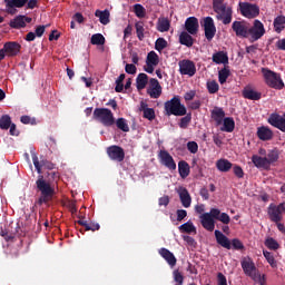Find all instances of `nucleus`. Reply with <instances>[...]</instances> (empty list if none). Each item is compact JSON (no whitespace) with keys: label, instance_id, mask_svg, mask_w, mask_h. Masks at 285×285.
I'll return each mask as SVG.
<instances>
[{"label":"nucleus","instance_id":"obj_27","mask_svg":"<svg viewBox=\"0 0 285 285\" xmlns=\"http://www.w3.org/2000/svg\"><path fill=\"white\" fill-rule=\"evenodd\" d=\"M139 110L142 112V117L148 119V121H153V119H155V109L149 108L146 102H140Z\"/></svg>","mask_w":285,"mask_h":285},{"label":"nucleus","instance_id":"obj_51","mask_svg":"<svg viewBox=\"0 0 285 285\" xmlns=\"http://www.w3.org/2000/svg\"><path fill=\"white\" fill-rule=\"evenodd\" d=\"M187 150H189V153L195 155L197 154V150H199V145H197L196 141H189L187 142Z\"/></svg>","mask_w":285,"mask_h":285},{"label":"nucleus","instance_id":"obj_7","mask_svg":"<svg viewBox=\"0 0 285 285\" xmlns=\"http://www.w3.org/2000/svg\"><path fill=\"white\" fill-rule=\"evenodd\" d=\"M94 119L105 126H112L115 124V116L112 111L107 108H96L94 111Z\"/></svg>","mask_w":285,"mask_h":285},{"label":"nucleus","instance_id":"obj_20","mask_svg":"<svg viewBox=\"0 0 285 285\" xmlns=\"http://www.w3.org/2000/svg\"><path fill=\"white\" fill-rule=\"evenodd\" d=\"M268 124H271V126H274V128H277L282 132H285V115L279 116L277 114H272L268 118Z\"/></svg>","mask_w":285,"mask_h":285},{"label":"nucleus","instance_id":"obj_55","mask_svg":"<svg viewBox=\"0 0 285 285\" xmlns=\"http://www.w3.org/2000/svg\"><path fill=\"white\" fill-rule=\"evenodd\" d=\"M191 116L190 115H187L186 117H183L180 119V122H179V127L180 128H188V125L190 124V120H191Z\"/></svg>","mask_w":285,"mask_h":285},{"label":"nucleus","instance_id":"obj_22","mask_svg":"<svg viewBox=\"0 0 285 285\" xmlns=\"http://www.w3.org/2000/svg\"><path fill=\"white\" fill-rule=\"evenodd\" d=\"M30 21H32V18L26 16H18L10 21L9 26L10 28L19 30L20 28H26V24L30 23Z\"/></svg>","mask_w":285,"mask_h":285},{"label":"nucleus","instance_id":"obj_53","mask_svg":"<svg viewBox=\"0 0 285 285\" xmlns=\"http://www.w3.org/2000/svg\"><path fill=\"white\" fill-rule=\"evenodd\" d=\"M125 72L127 75H137V67L134 63H127L125 66Z\"/></svg>","mask_w":285,"mask_h":285},{"label":"nucleus","instance_id":"obj_5","mask_svg":"<svg viewBox=\"0 0 285 285\" xmlns=\"http://www.w3.org/2000/svg\"><path fill=\"white\" fill-rule=\"evenodd\" d=\"M165 110L167 115H175V117L186 115V106L181 105V100L177 96L165 102Z\"/></svg>","mask_w":285,"mask_h":285},{"label":"nucleus","instance_id":"obj_47","mask_svg":"<svg viewBox=\"0 0 285 285\" xmlns=\"http://www.w3.org/2000/svg\"><path fill=\"white\" fill-rule=\"evenodd\" d=\"M134 12L138 19H144V17H146V8L141 4H135Z\"/></svg>","mask_w":285,"mask_h":285},{"label":"nucleus","instance_id":"obj_35","mask_svg":"<svg viewBox=\"0 0 285 285\" xmlns=\"http://www.w3.org/2000/svg\"><path fill=\"white\" fill-rule=\"evenodd\" d=\"M178 173L183 179H186L190 175V166L188 163L181 160L178 163Z\"/></svg>","mask_w":285,"mask_h":285},{"label":"nucleus","instance_id":"obj_54","mask_svg":"<svg viewBox=\"0 0 285 285\" xmlns=\"http://www.w3.org/2000/svg\"><path fill=\"white\" fill-rule=\"evenodd\" d=\"M183 239L188 246H190V248H197V242L195 240V238L190 236H183Z\"/></svg>","mask_w":285,"mask_h":285},{"label":"nucleus","instance_id":"obj_9","mask_svg":"<svg viewBox=\"0 0 285 285\" xmlns=\"http://www.w3.org/2000/svg\"><path fill=\"white\" fill-rule=\"evenodd\" d=\"M239 10L240 14L246 17V19H255V17H259V7H257V4L239 2Z\"/></svg>","mask_w":285,"mask_h":285},{"label":"nucleus","instance_id":"obj_48","mask_svg":"<svg viewBox=\"0 0 285 285\" xmlns=\"http://www.w3.org/2000/svg\"><path fill=\"white\" fill-rule=\"evenodd\" d=\"M207 89L210 95H215V92L219 91V83L215 80H209L207 81Z\"/></svg>","mask_w":285,"mask_h":285},{"label":"nucleus","instance_id":"obj_40","mask_svg":"<svg viewBox=\"0 0 285 285\" xmlns=\"http://www.w3.org/2000/svg\"><path fill=\"white\" fill-rule=\"evenodd\" d=\"M274 28L276 32H282L285 28V17L284 16H278L274 19Z\"/></svg>","mask_w":285,"mask_h":285},{"label":"nucleus","instance_id":"obj_43","mask_svg":"<svg viewBox=\"0 0 285 285\" xmlns=\"http://www.w3.org/2000/svg\"><path fill=\"white\" fill-rule=\"evenodd\" d=\"M228 77H230V70L228 68H223L218 71V81L219 83L224 85L226 83Z\"/></svg>","mask_w":285,"mask_h":285},{"label":"nucleus","instance_id":"obj_56","mask_svg":"<svg viewBox=\"0 0 285 285\" xmlns=\"http://www.w3.org/2000/svg\"><path fill=\"white\" fill-rule=\"evenodd\" d=\"M174 279L176 282V285H184V276L181 275V273H179V271L174 272Z\"/></svg>","mask_w":285,"mask_h":285},{"label":"nucleus","instance_id":"obj_31","mask_svg":"<svg viewBox=\"0 0 285 285\" xmlns=\"http://www.w3.org/2000/svg\"><path fill=\"white\" fill-rule=\"evenodd\" d=\"M179 233H186L187 235H197V227L190 220L178 227Z\"/></svg>","mask_w":285,"mask_h":285},{"label":"nucleus","instance_id":"obj_23","mask_svg":"<svg viewBox=\"0 0 285 285\" xmlns=\"http://www.w3.org/2000/svg\"><path fill=\"white\" fill-rule=\"evenodd\" d=\"M3 49L7 57H17V53L21 51V45L17 42H6Z\"/></svg>","mask_w":285,"mask_h":285},{"label":"nucleus","instance_id":"obj_3","mask_svg":"<svg viewBox=\"0 0 285 285\" xmlns=\"http://www.w3.org/2000/svg\"><path fill=\"white\" fill-rule=\"evenodd\" d=\"M240 264L245 275L252 277L254 282H258V284L264 285V283L266 282V276L262 275L257 271V267H255V263L250 257H244Z\"/></svg>","mask_w":285,"mask_h":285},{"label":"nucleus","instance_id":"obj_17","mask_svg":"<svg viewBox=\"0 0 285 285\" xmlns=\"http://www.w3.org/2000/svg\"><path fill=\"white\" fill-rule=\"evenodd\" d=\"M6 12L8 14H17V8H23L28 0H4Z\"/></svg>","mask_w":285,"mask_h":285},{"label":"nucleus","instance_id":"obj_41","mask_svg":"<svg viewBox=\"0 0 285 285\" xmlns=\"http://www.w3.org/2000/svg\"><path fill=\"white\" fill-rule=\"evenodd\" d=\"M263 255L272 268H277V261H275V256H273V253L268 250H263Z\"/></svg>","mask_w":285,"mask_h":285},{"label":"nucleus","instance_id":"obj_34","mask_svg":"<svg viewBox=\"0 0 285 285\" xmlns=\"http://www.w3.org/2000/svg\"><path fill=\"white\" fill-rule=\"evenodd\" d=\"M220 130L223 132H233L235 130V120L230 117L224 118Z\"/></svg>","mask_w":285,"mask_h":285},{"label":"nucleus","instance_id":"obj_15","mask_svg":"<svg viewBox=\"0 0 285 285\" xmlns=\"http://www.w3.org/2000/svg\"><path fill=\"white\" fill-rule=\"evenodd\" d=\"M159 161L163 166L168 168V170H177V164H175V159L169 155L168 151L161 150L158 155Z\"/></svg>","mask_w":285,"mask_h":285},{"label":"nucleus","instance_id":"obj_50","mask_svg":"<svg viewBox=\"0 0 285 285\" xmlns=\"http://www.w3.org/2000/svg\"><path fill=\"white\" fill-rule=\"evenodd\" d=\"M79 224L85 226L86 230H99V224L88 223L86 220H80Z\"/></svg>","mask_w":285,"mask_h":285},{"label":"nucleus","instance_id":"obj_58","mask_svg":"<svg viewBox=\"0 0 285 285\" xmlns=\"http://www.w3.org/2000/svg\"><path fill=\"white\" fill-rule=\"evenodd\" d=\"M230 246L235 248L236 250H242L244 248V244H242V240L235 238L232 240Z\"/></svg>","mask_w":285,"mask_h":285},{"label":"nucleus","instance_id":"obj_12","mask_svg":"<svg viewBox=\"0 0 285 285\" xmlns=\"http://www.w3.org/2000/svg\"><path fill=\"white\" fill-rule=\"evenodd\" d=\"M285 213V203H281L279 205H269L268 207V216L272 222H282V216Z\"/></svg>","mask_w":285,"mask_h":285},{"label":"nucleus","instance_id":"obj_26","mask_svg":"<svg viewBox=\"0 0 285 285\" xmlns=\"http://www.w3.org/2000/svg\"><path fill=\"white\" fill-rule=\"evenodd\" d=\"M215 237H216V242H217V244H219V246H223V248H227V250H230V248H232L230 239H228V237H226V235H224V233L216 229Z\"/></svg>","mask_w":285,"mask_h":285},{"label":"nucleus","instance_id":"obj_8","mask_svg":"<svg viewBox=\"0 0 285 285\" xmlns=\"http://www.w3.org/2000/svg\"><path fill=\"white\" fill-rule=\"evenodd\" d=\"M38 189L41 191L40 203L43 204V202H48L52 195H55V189L48 184L46 180H43V176H39L37 180Z\"/></svg>","mask_w":285,"mask_h":285},{"label":"nucleus","instance_id":"obj_24","mask_svg":"<svg viewBox=\"0 0 285 285\" xmlns=\"http://www.w3.org/2000/svg\"><path fill=\"white\" fill-rule=\"evenodd\" d=\"M256 135L261 141H271L273 139V130L266 126L258 127Z\"/></svg>","mask_w":285,"mask_h":285},{"label":"nucleus","instance_id":"obj_6","mask_svg":"<svg viewBox=\"0 0 285 285\" xmlns=\"http://www.w3.org/2000/svg\"><path fill=\"white\" fill-rule=\"evenodd\" d=\"M224 0H214V10L217 12V19H220L225 26L233 21V10L222 4Z\"/></svg>","mask_w":285,"mask_h":285},{"label":"nucleus","instance_id":"obj_42","mask_svg":"<svg viewBox=\"0 0 285 285\" xmlns=\"http://www.w3.org/2000/svg\"><path fill=\"white\" fill-rule=\"evenodd\" d=\"M106 43V38L101 33H96L91 36L92 46H104Z\"/></svg>","mask_w":285,"mask_h":285},{"label":"nucleus","instance_id":"obj_21","mask_svg":"<svg viewBox=\"0 0 285 285\" xmlns=\"http://www.w3.org/2000/svg\"><path fill=\"white\" fill-rule=\"evenodd\" d=\"M108 156L114 161H124V158L126 157V154L124 153V149L119 146H111L107 149Z\"/></svg>","mask_w":285,"mask_h":285},{"label":"nucleus","instance_id":"obj_59","mask_svg":"<svg viewBox=\"0 0 285 285\" xmlns=\"http://www.w3.org/2000/svg\"><path fill=\"white\" fill-rule=\"evenodd\" d=\"M32 161L36 170L41 175V165L39 164V158L37 157V154L32 155Z\"/></svg>","mask_w":285,"mask_h":285},{"label":"nucleus","instance_id":"obj_57","mask_svg":"<svg viewBox=\"0 0 285 285\" xmlns=\"http://www.w3.org/2000/svg\"><path fill=\"white\" fill-rule=\"evenodd\" d=\"M177 215V222H181L183 219H186V217H188V212H186L185 209H178L176 212Z\"/></svg>","mask_w":285,"mask_h":285},{"label":"nucleus","instance_id":"obj_25","mask_svg":"<svg viewBox=\"0 0 285 285\" xmlns=\"http://www.w3.org/2000/svg\"><path fill=\"white\" fill-rule=\"evenodd\" d=\"M185 28L189 35H195L199 30V21L195 17H190L185 22Z\"/></svg>","mask_w":285,"mask_h":285},{"label":"nucleus","instance_id":"obj_11","mask_svg":"<svg viewBox=\"0 0 285 285\" xmlns=\"http://www.w3.org/2000/svg\"><path fill=\"white\" fill-rule=\"evenodd\" d=\"M157 66H159V55H157V52H155V51H150L147 55L146 65L144 66V70H145V72H148V75H153V72H155V68H157Z\"/></svg>","mask_w":285,"mask_h":285},{"label":"nucleus","instance_id":"obj_16","mask_svg":"<svg viewBox=\"0 0 285 285\" xmlns=\"http://www.w3.org/2000/svg\"><path fill=\"white\" fill-rule=\"evenodd\" d=\"M232 28L236 37H240V39H248V23L245 21H234Z\"/></svg>","mask_w":285,"mask_h":285},{"label":"nucleus","instance_id":"obj_49","mask_svg":"<svg viewBox=\"0 0 285 285\" xmlns=\"http://www.w3.org/2000/svg\"><path fill=\"white\" fill-rule=\"evenodd\" d=\"M168 46V41H166V39L164 38H158L156 40V45L155 48L158 52H161V50H164L166 47Z\"/></svg>","mask_w":285,"mask_h":285},{"label":"nucleus","instance_id":"obj_13","mask_svg":"<svg viewBox=\"0 0 285 285\" xmlns=\"http://www.w3.org/2000/svg\"><path fill=\"white\" fill-rule=\"evenodd\" d=\"M147 95L151 99H159L161 97V85H159V80L151 78L148 82Z\"/></svg>","mask_w":285,"mask_h":285},{"label":"nucleus","instance_id":"obj_4","mask_svg":"<svg viewBox=\"0 0 285 285\" xmlns=\"http://www.w3.org/2000/svg\"><path fill=\"white\" fill-rule=\"evenodd\" d=\"M262 73L265 79V83L269 88H274V90H282L284 88V80H282V76H279V73L266 68L262 69Z\"/></svg>","mask_w":285,"mask_h":285},{"label":"nucleus","instance_id":"obj_61","mask_svg":"<svg viewBox=\"0 0 285 285\" xmlns=\"http://www.w3.org/2000/svg\"><path fill=\"white\" fill-rule=\"evenodd\" d=\"M234 175L238 177V179H242V177H244V169L237 165L234 166Z\"/></svg>","mask_w":285,"mask_h":285},{"label":"nucleus","instance_id":"obj_32","mask_svg":"<svg viewBox=\"0 0 285 285\" xmlns=\"http://www.w3.org/2000/svg\"><path fill=\"white\" fill-rule=\"evenodd\" d=\"M159 255H161L167 261V264H169V266H175V264H177V258L175 257V254L170 250L161 248L159 250Z\"/></svg>","mask_w":285,"mask_h":285},{"label":"nucleus","instance_id":"obj_2","mask_svg":"<svg viewBox=\"0 0 285 285\" xmlns=\"http://www.w3.org/2000/svg\"><path fill=\"white\" fill-rule=\"evenodd\" d=\"M279 159V153L275 149L266 153V149L261 148L258 155L252 157V163L256 168H263V170H268L275 161Z\"/></svg>","mask_w":285,"mask_h":285},{"label":"nucleus","instance_id":"obj_18","mask_svg":"<svg viewBox=\"0 0 285 285\" xmlns=\"http://www.w3.org/2000/svg\"><path fill=\"white\" fill-rule=\"evenodd\" d=\"M176 193H178L181 206L184 208H190V205L193 204V198L190 197V193H188V189H186L185 187H178L176 189Z\"/></svg>","mask_w":285,"mask_h":285},{"label":"nucleus","instance_id":"obj_28","mask_svg":"<svg viewBox=\"0 0 285 285\" xmlns=\"http://www.w3.org/2000/svg\"><path fill=\"white\" fill-rule=\"evenodd\" d=\"M243 97L245 99H250L252 101H258V99H262V94L255 91V89L250 87H245L243 90Z\"/></svg>","mask_w":285,"mask_h":285},{"label":"nucleus","instance_id":"obj_14","mask_svg":"<svg viewBox=\"0 0 285 285\" xmlns=\"http://www.w3.org/2000/svg\"><path fill=\"white\" fill-rule=\"evenodd\" d=\"M178 66L180 75H187V77H195V72H197L195 62L190 60H180L178 62Z\"/></svg>","mask_w":285,"mask_h":285},{"label":"nucleus","instance_id":"obj_62","mask_svg":"<svg viewBox=\"0 0 285 285\" xmlns=\"http://www.w3.org/2000/svg\"><path fill=\"white\" fill-rule=\"evenodd\" d=\"M195 90L187 91L184 96L185 101H193L195 99Z\"/></svg>","mask_w":285,"mask_h":285},{"label":"nucleus","instance_id":"obj_45","mask_svg":"<svg viewBox=\"0 0 285 285\" xmlns=\"http://www.w3.org/2000/svg\"><path fill=\"white\" fill-rule=\"evenodd\" d=\"M116 126L119 128V130H122V132H128L130 130V127H128V121H126L124 118H118Z\"/></svg>","mask_w":285,"mask_h":285},{"label":"nucleus","instance_id":"obj_44","mask_svg":"<svg viewBox=\"0 0 285 285\" xmlns=\"http://www.w3.org/2000/svg\"><path fill=\"white\" fill-rule=\"evenodd\" d=\"M11 125H12V119L10 118V116L4 115L0 118L1 130H8V128H10Z\"/></svg>","mask_w":285,"mask_h":285},{"label":"nucleus","instance_id":"obj_60","mask_svg":"<svg viewBox=\"0 0 285 285\" xmlns=\"http://www.w3.org/2000/svg\"><path fill=\"white\" fill-rule=\"evenodd\" d=\"M195 210L199 215V217H202V215H206V213H204L206 210V206L204 204L196 205Z\"/></svg>","mask_w":285,"mask_h":285},{"label":"nucleus","instance_id":"obj_39","mask_svg":"<svg viewBox=\"0 0 285 285\" xmlns=\"http://www.w3.org/2000/svg\"><path fill=\"white\" fill-rule=\"evenodd\" d=\"M179 41L183 46H187V48H190V46H193V37L186 31H183L180 33Z\"/></svg>","mask_w":285,"mask_h":285},{"label":"nucleus","instance_id":"obj_36","mask_svg":"<svg viewBox=\"0 0 285 285\" xmlns=\"http://www.w3.org/2000/svg\"><path fill=\"white\" fill-rule=\"evenodd\" d=\"M148 75L146 73H139L136 78V86L138 90H144L146 86H148Z\"/></svg>","mask_w":285,"mask_h":285},{"label":"nucleus","instance_id":"obj_1","mask_svg":"<svg viewBox=\"0 0 285 285\" xmlns=\"http://www.w3.org/2000/svg\"><path fill=\"white\" fill-rule=\"evenodd\" d=\"M215 219L222 222V224H230V216L217 208H212L208 213L199 216L200 224L205 230L213 233L215 230Z\"/></svg>","mask_w":285,"mask_h":285},{"label":"nucleus","instance_id":"obj_29","mask_svg":"<svg viewBox=\"0 0 285 285\" xmlns=\"http://www.w3.org/2000/svg\"><path fill=\"white\" fill-rule=\"evenodd\" d=\"M216 168L219 173H228L233 168V163L226 158H220L216 161Z\"/></svg>","mask_w":285,"mask_h":285},{"label":"nucleus","instance_id":"obj_37","mask_svg":"<svg viewBox=\"0 0 285 285\" xmlns=\"http://www.w3.org/2000/svg\"><path fill=\"white\" fill-rule=\"evenodd\" d=\"M213 61L214 63H228V55L224 51H219L213 55Z\"/></svg>","mask_w":285,"mask_h":285},{"label":"nucleus","instance_id":"obj_33","mask_svg":"<svg viewBox=\"0 0 285 285\" xmlns=\"http://www.w3.org/2000/svg\"><path fill=\"white\" fill-rule=\"evenodd\" d=\"M224 117H226L224 109L215 107L212 110V118L216 121L218 126L224 121Z\"/></svg>","mask_w":285,"mask_h":285},{"label":"nucleus","instance_id":"obj_10","mask_svg":"<svg viewBox=\"0 0 285 285\" xmlns=\"http://www.w3.org/2000/svg\"><path fill=\"white\" fill-rule=\"evenodd\" d=\"M266 35V29H264V23L259 20L254 21L253 27H248V39H252V41H257L258 39H262Z\"/></svg>","mask_w":285,"mask_h":285},{"label":"nucleus","instance_id":"obj_46","mask_svg":"<svg viewBox=\"0 0 285 285\" xmlns=\"http://www.w3.org/2000/svg\"><path fill=\"white\" fill-rule=\"evenodd\" d=\"M265 246L269 248V250H277L279 248V243H277L275 238L268 237L265 240Z\"/></svg>","mask_w":285,"mask_h":285},{"label":"nucleus","instance_id":"obj_19","mask_svg":"<svg viewBox=\"0 0 285 285\" xmlns=\"http://www.w3.org/2000/svg\"><path fill=\"white\" fill-rule=\"evenodd\" d=\"M204 30L206 39H208V41H212V39L215 37V32H217L213 18L207 17L204 19Z\"/></svg>","mask_w":285,"mask_h":285},{"label":"nucleus","instance_id":"obj_63","mask_svg":"<svg viewBox=\"0 0 285 285\" xmlns=\"http://www.w3.org/2000/svg\"><path fill=\"white\" fill-rule=\"evenodd\" d=\"M20 121L22 124H31L35 125V118H30V116H22Z\"/></svg>","mask_w":285,"mask_h":285},{"label":"nucleus","instance_id":"obj_64","mask_svg":"<svg viewBox=\"0 0 285 285\" xmlns=\"http://www.w3.org/2000/svg\"><path fill=\"white\" fill-rule=\"evenodd\" d=\"M218 285H228L226 276H224L222 273L218 274Z\"/></svg>","mask_w":285,"mask_h":285},{"label":"nucleus","instance_id":"obj_30","mask_svg":"<svg viewBox=\"0 0 285 285\" xmlns=\"http://www.w3.org/2000/svg\"><path fill=\"white\" fill-rule=\"evenodd\" d=\"M95 17H97L102 26H108L110 23V11L108 9L105 10H96Z\"/></svg>","mask_w":285,"mask_h":285},{"label":"nucleus","instance_id":"obj_38","mask_svg":"<svg viewBox=\"0 0 285 285\" xmlns=\"http://www.w3.org/2000/svg\"><path fill=\"white\" fill-rule=\"evenodd\" d=\"M157 30L159 32H168V30H170V21L166 18H159L157 23Z\"/></svg>","mask_w":285,"mask_h":285},{"label":"nucleus","instance_id":"obj_52","mask_svg":"<svg viewBox=\"0 0 285 285\" xmlns=\"http://www.w3.org/2000/svg\"><path fill=\"white\" fill-rule=\"evenodd\" d=\"M136 32H137L138 39L141 41L144 39V23L142 22L136 23Z\"/></svg>","mask_w":285,"mask_h":285}]
</instances>
